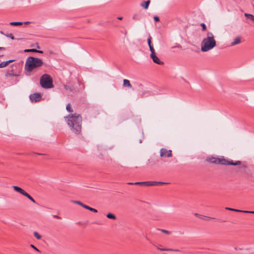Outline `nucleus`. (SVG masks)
Returning <instances> with one entry per match:
<instances>
[{
    "label": "nucleus",
    "instance_id": "f257e3e1",
    "mask_svg": "<svg viewBox=\"0 0 254 254\" xmlns=\"http://www.w3.org/2000/svg\"><path fill=\"white\" fill-rule=\"evenodd\" d=\"M66 122L71 131L75 134H79L82 129V117L80 114L74 113L65 118Z\"/></svg>",
    "mask_w": 254,
    "mask_h": 254
},
{
    "label": "nucleus",
    "instance_id": "f03ea898",
    "mask_svg": "<svg viewBox=\"0 0 254 254\" xmlns=\"http://www.w3.org/2000/svg\"><path fill=\"white\" fill-rule=\"evenodd\" d=\"M216 45V41L214 36L212 32H208L206 37L204 38L201 43V50L205 52L210 51Z\"/></svg>",
    "mask_w": 254,
    "mask_h": 254
},
{
    "label": "nucleus",
    "instance_id": "7ed1b4c3",
    "mask_svg": "<svg viewBox=\"0 0 254 254\" xmlns=\"http://www.w3.org/2000/svg\"><path fill=\"white\" fill-rule=\"evenodd\" d=\"M43 64V62L40 59L33 57H28L26 61L25 69L27 71H32L35 68L41 67Z\"/></svg>",
    "mask_w": 254,
    "mask_h": 254
},
{
    "label": "nucleus",
    "instance_id": "20e7f679",
    "mask_svg": "<svg viewBox=\"0 0 254 254\" xmlns=\"http://www.w3.org/2000/svg\"><path fill=\"white\" fill-rule=\"evenodd\" d=\"M208 160L212 163L225 165H231L237 166L241 164V162L240 161H237L234 162L233 160H228L224 158H219L216 157H211L209 158Z\"/></svg>",
    "mask_w": 254,
    "mask_h": 254
},
{
    "label": "nucleus",
    "instance_id": "39448f33",
    "mask_svg": "<svg viewBox=\"0 0 254 254\" xmlns=\"http://www.w3.org/2000/svg\"><path fill=\"white\" fill-rule=\"evenodd\" d=\"M53 82L52 78L48 74H43L40 79L41 86L46 89L53 88L54 87Z\"/></svg>",
    "mask_w": 254,
    "mask_h": 254
},
{
    "label": "nucleus",
    "instance_id": "423d86ee",
    "mask_svg": "<svg viewBox=\"0 0 254 254\" xmlns=\"http://www.w3.org/2000/svg\"><path fill=\"white\" fill-rule=\"evenodd\" d=\"M12 188L15 191L20 193V194H21L22 195H23L24 196L27 197L28 199H29L33 202H34V203L36 202L35 200L27 192H26L24 190H23L21 188L16 186H12Z\"/></svg>",
    "mask_w": 254,
    "mask_h": 254
},
{
    "label": "nucleus",
    "instance_id": "0eeeda50",
    "mask_svg": "<svg viewBox=\"0 0 254 254\" xmlns=\"http://www.w3.org/2000/svg\"><path fill=\"white\" fill-rule=\"evenodd\" d=\"M12 188L15 191L20 193V194H21L22 195H23L24 196L27 197L28 199H29L33 202H34V203L36 202L35 200L27 192H26L24 190H23L21 188L16 186H12Z\"/></svg>",
    "mask_w": 254,
    "mask_h": 254
},
{
    "label": "nucleus",
    "instance_id": "6e6552de",
    "mask_svg": "<svg viewBox=\"0 0 254 254\" xmlns=\"http://www.w3.org/2000/svg\"><path fill=\"white\" fill-rule=\"evenodd\" d=\"M160 153V156L162 157H171L172 156V151L165 148H161Z\"/></svg>",
    "mask_w": 254,
    "mask_h": 254
},
{
    "label": "nucleus",
    "instance_id": "1a4fd4ad",
    "mask_svg": "<svg viewBox=\"0 0 254 254\" xmlns=\"http://www.w3.org/2000/svg\"><path fill=\"white\" fill-rule=\"evenodd\" d=\"M42 99V95L40 93H35L30 95V99L32 102L40 101Z\"/></svg>",
    "mask_w": 254,
    "mask_h": 254
},
{
    "label": "nucleus",
    "instance_id": "9d476101",
    "mask_svg": "<svg viewBox=\"0 0 254 254\" xmlns=\"http://www.w3.org/2000/svg\"><path fill=\"white\" fill-rule=\"evenodd\" d=\"M150 57L152 58L154 63L160 65H162L164 64V63L163 62L160 61L159 59L155 55V54L150 55Z\"/></svg>",
    "mask_w": 254,
    "mask_h": 254
},
{
    "label": "nucleus",
    "instance_id": "9b49d317",
    "mask_svg": "<svg viewBox=\"0 0 254 254\" xmlns=\"http://www.w3.org/2000/svg\"><path fill=\"white\" fill-rule=\"evenodd\" d=\"M194 215L195 216H196L201 219L206 220V221H208V220L213 219V218L197 214V213H195Z\"/></svg>",
    "mask_w": 254,
    "mask_h": 254
},
{
    "label": "nucleus",
    "instance_id": "f8f14e48",
    "mask_svg": "<svg viewBox=\"0 0 254 254\" xmlns=\"http://www.w3.org/2000/svg\"><path fill=\"white\" fill-rule=\"evenodd\" d=\"M24 52H25V53L34 52V53H39L40 54L43 53V51L37 50L34 49H25L24 50Z\"/></svg>",
    "mask_w": 254,
    "mask_h": 254
},
{
    "label": "nucleus",
    "instance_id": "ddd939ff",
    "mask_svg": "<svg viewBox=\"0 0 254 254\" xmlns=\"http://www.w3.org/2000/svg\"><path fill=\"white\" fill-rule=\"evenodd\" d=\"M14 60H9L6 62H3L0 63V68H3L8 65L9 64L13 62Z\"/></svg>",
    "mask_w": 254,
    "mask_h": 254
},
{
    "label": "nucleus",
    "instance_id": "4468645a",
    "mask_svg": "<svg viewBox=\"0 0 254 254\" xmlns=\"http://www.w3.org/2000/svg\"><path fill=\"white\" fill-rule=\"evenodd\" d=\"M5 76L9 77V76H16V74H15L12 69L8 70L6 72L5 74Z\"/></svg>",
    "mask_w": 254,
    "mask_h": 254
},
{
    "label": "nucleus",
    "instance_id": "2eb2a0df",
    "mask_svg": "<svg viewBox=\"0 0 254 254\" xmlns=\"http://www.w3.org/2000/svg\"><path fill=\"white\" fill-rule=\"evenodd\" d=\"M150 3V0H148L147 1H144L141 4L142 7H143L145 9H147L148 8V6Z\"/></svg>",
    "mask_w": 254,
    "mask_h": 254
},
{
    "label": "nucleus",
    "instance_id": "dca6fc26",
    "mask_svg": "<svg viewBox=\"0 0 254 254\" xmlns=\"http://www.w3.org/2000/svg\"><path fill=\"white\" fill-rule=\"evenodd\" d=\"M123 85L125 87H127L129 88H131L132 87L130 81L127 79H124L123 80Z\"/></svg>",
    "mask_w": 254,
    "mask_h": 254
},
{
    "label": "nucleus",
    "instance_id": "f3484780",
    "mask_svg": "<svg viewBox=\"0 0 254 254\" xmlns=\"http://www.w3.org/2000/svg\"><path fill=\"white\" fill-rule=\"evenodd\" d=\"M241 43V38L238 37L236 38L234 41L231 43V46H234Z\"/></svg>",
    "mask_w": 254,
    "mask_h": 254
},
{
    "label": "nucleus",
    "instance_id": "a211bd4d",
    "mask_svg": "<svg viewBox=\"0 0 254 254\" xmlns=\"http://www.w3.org/2000/svg\"><path fill=\"white\" fill-rule=\"evenodd\" d=\"M83 208H85V209H87L91 211H92L93 212H97V210L95 209V208H92L89 206H87V205H84L83 206Z\"/></svg>",
    "mask_w": 254,
    "mask_h": 254
},
{
    "label": "nucleus",
    "instance_id": "6ab92c4d",
    "mask_svg": "<svg viewBox=\"0 0 254 254\" xmlns=\"http://www.w3.org/2000/svg\"><path fill=\"white\" fill-rule=\"evenodd\" d=\"M245 16L248 19H250L252 21H254V15L246 13H245Z\"/></svg>",
    "mask_w": 254,
    "mask_h": 254
},
{
    "label": "nucleus",
    "instance_id": "aec40b11",
    "mask_svg": "<svg viewBox=\"0 0 254 254\" xmlns=\"http://www.w3.org/2000/svg\"><path fill=\"white\" fill-rule=\"evenodd\" d=\"M107 217L109 219H116V216L114 214H112L111 213H109L108 214H107Z\"/></svg>",
    "mask_w": 254,
    "mask_h": 254
},
{
    "label": "nucleus",
    "instance_id": "412c9836",
    "mask_svg": "<svg viewBox=\"0 0 254 254\" xmlns=\"http://www.w3.org/2000/svg\"><path fill=\"white\" fill-rule=\"evenodd\" d=\"M23 23L21 22H11L10 23V25L19 26L22 25Z\"/></svg>",
    "mask_w": 254,
    "mask_h": 254
},
{
    "label": "nucleus",
    "instance_id": "4be33fe9",
    "mask_svg": "<svg viewBox=\"0 0 254 254\" xmlns=\"http://www.w3.org/2000/svg\"><path fill=\"white\" fill-rule=\"evenodd\" d=\"M66 110L68 112H73V110L72 109V108L71 107V105L69 103L67 105L66 107Z\"/></svg>",
    "mask_w": 254,
    "mask_h": 254
},
{
    "label": "nucleus",
    "instance_id": "5701e85b",
    "mask_svg": "<svg viewBox=\"0 0 254 254\" xmlns=\"http://www.w3.org/2000/svg\"><path fill=\"white\" fill-rule=\"evenodd\" d=\"M149 47V49H150V51L151 52L150 55H152V54L153 55V54H155V50H154L153 46L152 45H150Z\"/></svg>",
    "mask_w": 254,
    "mask_h": 254
},
{
    "label": "nucleus",
    "instance_id": "b1692460",
    "mask_svg": "<svg viewBox=\"0 0 254 254\" xmlns=\"http://www.w3.org/2000/svg\"><path fill=\"white\" fill-rule=\"evenodd\" d=\"M34 235L38 240H40L41 238V236L36 232L34 233Z\"/></svg>",
    "mask_w": 254,
    "mask_h": 254
},
{
    "label": "nucleus",
    "instance_id": "393cba45",
    "mask_svg": "<svg viewBox=\"0 0 254 254\" xmlns=\"http://www.w3.org/2000/svg\"><path fill=\"white\" fill-rule=\"evenodd\" d=\"M157 249L158 250H160V251H173L172 249H164V248H160L159 247H157Z\"/></svg>",
    "mask_w": 254,
    "mask_h": 254
},
{
    "label": "nucleus",
    "instance_id": "a878e982",
    "mask_svg": "<svg viewBox=\"0 0 254 254\" xmlns=\"http://www.w3.org/2000/svg\"><path fill=\"white\" fill-rule=\"evenodd\" d=\"M229 210L233 211H235V212H244V211H247L246 210H241L236 209H234V208L229 209Z\"/></svg>",
    "mask_w": 254,
    "mask_h": 254
},
{
    "label": "nucleus",
    "instance_id": "bb28decb",
    "mask_svg": "<svg viewBox=\"0 0 254 254\" xmlns=\"http://www.w3.org/2000/svg\"><path fill=\"white\" fill-rule=\"evenodd\" d=\"M151 37L150 36V35H149L148 37V39H147V43H148V46H149L150 45H152L151 44Z\"/></svg>",
    "mask_w": 254,
    "mask_h": 254
},
{
    "label": "nucleus",
    "instance_id": "cd10ccee",
    "mask_svg": "<svg viewBox=\"0 0 254 254\" xmlns=\"http://www.w3.org/2000/svg\"><path fill=\"white\" fill-rule=\"evenodd\" d=\"M143 185L145 186H151V181L143 182Z\"/></svg>",
    "mask_w": 254,
    "mask_h": 254
},
{
    "label": "nucleus",
    "instance_id": "c85d7f7f",
    "mask_svg": "<svg viewBox=\"0 0 254 254\" xmlns=\"http://www.w3.org/2000/svg\"><path fill=\"white\" fill-rule=\"evenodd\" d=\"M200 26L202 27V30L203 31H206V26L204 23H201Z\"/></svg>",
    "mask_w": 254,
    "mask_h": 254
},
{
    "label": "nucleus",
    "instance_id": "c756f323",
    "mask_svg": "<svg viewBox=\"0 0 254 254\" xmlns=\"http://www.w3.org/2000/svg\"><path fill=\"white\" fill-rule=\"evenodd\" d=\"M74 202L76 204H78L83 207V206L86 205L79 201H74Z\"/></svg>",
    "mask_w": 254,
    "mask_h": 254
},
{
    "label": "nucleus",
    "instance_id": "7c9ffc66",
    "mask_svg": "<svg viewBox=\"0 0 254 254\" xmlns=\"http://www.w3.org/2000/svg\"><path fill=\"white\" fill-rule=\"evenodd\" d=\"M157 186H161V185H166V184H168V183L162 182H157Z\"/></svg>",
    "mask_w": 254,
    "mask_h": 254
},
{
    "label": "nucleus",
    "instance_id": "2f4dec72",
    "mask_svg": "<svg viewBox=\"0 0 254 254\" xmlns=\"http://www.w3.org/2000/svg\"><path fill=\"white\" fill-rule=\"evenodd\" d=\"M7 37L10 38L11 39L14 40V37L12 34H9L7 35H5Z\"/></svg>",
    "mask_w": 254,
    "mask_h": 254
},
{
    "label": "nucleus",
    "instance_id": "473e14b6",
    "mask_svg": "<svg viewBox=\"0 0 254 254\" xmlns=\"http://www.w3.org/2000/svg\"><path fill=\"white\" fill-rule=\"evenodd\" d=\"M151 186H156L157 183L156 181H151Z\"/></svg>",
    "mask_w": 254,
    "mask_h": 254
},
{
    "label": "nucleus",
    "instance_id": "72a5a7b5",
    "mask_svg": "<svg viewBox=\"0 0 254 254\" xmlns=\"http://www.w3.org/2000/svg\"><path fill=\"white\" fill-rule=\"evenodd\" d=\"M31 247L34 250L37 252H40L39 250L35 246H34L33 245L31 244L30 245Z\"/></svg>",
    "mask_w": 254,
    "mask_h": 254
},
{
    "label": "nucleus",
    "instance_id": "f704fd0d",
    "mask_svg": "<svg viewBox=\"0 0 254 254\" xmlns=\"http://www.w3.org/2000/svg\"><path fill=\"white\" fill-rule=\"evenodd\" d=\"M135 185H143V182L134 183Z\"/></svg>",
    "mask_w": 254,
    "mask_h": 254
},
{
    "label": "nucleus",
    "instance_id": "c9c22d12",
    "mask_svg": "<svg viewBox=\"0 0 254 254\" xmlns=\"http://www.w3.org/2000/svg\"><path fill=\"white\" fill-rule=\"evenodd\" d=\"M154 20H155V21H156V22H158V21H159V17H158V16H155L154 17Z\"/></svg>",
    "mask_w": 254,
    "mask_h": 254
},
{
    "label": "nucleus",
    "instance_id": "e433bc0d",
    "mask_svg": "<svg viewBox=\"0 0 254 254\" xmlns=\"http://www.w3.org/2000/svg\"><path fill=\"white\" fill-rule=\"evenodd\" d=\"M162 232H163L164 233H166L167 234H169L170 232L168 231L165 230H162Z\"/></svg>",
    "mask_w": 254,
    "mask_h": 254
},
{
    "label": "nucleus",
    "instance_id": "4c0bfd02",
    "mask_svg": "<svg viewBox=\"0 0 254 254\" xmlns=\"http://www.w3.org/2000/svg\"><path fill=\"white\" fill-rule=\"evenodd\" d=\"M244 213L254 214V211H244Z\"/></svg>",
    "mask_w": 254,
    "mask_h": 254
},
{
    "label": "nucleus",
    "instance_id": "58836bf2",
    "mask_svg": "<svg viewBox=\"0 0 254 254\" xmlns=\"http://www.w3.org/2000/svg\"><path fill=\"white\" fill-rule=\"evenodd\" d=\"M54 217L55 218H58V219H61V217H59V216H58V215H54Z\"/></svg>",
    "mask_w": 254,
    "mask_h": 254
},
{
    "label": "nucleus",
    "instance_id": "ea45409f",
    "mask_svg": "<svg viewBox=\"0 0 254 254\" xmlns=\"http://www.w3.org/2000/svg\"><path fill=\"white\" fill-rule=\"evenodd\" d=\"M36 47H37V48H38V49H39V48H40V46H39L38 43H36Z\"/></svg>",
    "mask_w": 254,
    "mask_h": 254
},
{
    "label": "nucleus",
    "instance_id": "a19ab883",
    "mask_svg": "<svg viewBox=\"0 0 254 254\" xmlns=\"http://www.w3.org/2000/svg\"><path fill=\"white\" fill-rule=\"evenodd\" d=\"M127 184L130 185H134V183H127Z\"/></svg>",
    "mask_w": 254,
    "mask_h": 254
},
{
    "label": "nucleus",
    "instance_id": "79ce46f5",
    "mask_svg": "<svg viewBox=\"0 0 254 254\" xmlns=\"http://www.w3.org/2000/svg\"><path fill=\"white\" fill-rule=\"evenodd\" d=\"M176 47H178V48H181V46H180V45H178L176 46Z\"/></svg>",
    "mask_w": 254,
    "mask_h": 254
},
{
    "label": "nucleus",
    "instance_id": "37998d69",
    "mask_svg": "<svg viewBox=\"0 0 254 254\" xmlns=\"http://www.w3.org/2000/svg\"><path fill=\"white\" fill-rule=\"evenodd\" d=\"M118 18L119 19H120V20H122L123 19V17H119Z\"/></svg>",
    "mask_w": 254,
    "mask_h": 254
},
{
    "label": "nucleus",
    "instance_id": "c03bdc74",
    "mask_svg": "<svg viewBox=\"0 0 254 254\" xmlns=\"http://www.w3.org/2000/svg\"><path fill=\"white\" fill-rule=\"evenodd\" d=\"M29 23H30V22H29V21H27V22H25V24H29Z\"/></svg>",
    "mask_w": 254,
    "mask_h": 254
},
{
    "label": "nucleus",
    "instance_id": "a18cd8bd",
    "mask_svg": "<svg viewBox=\"0 0 254 254\" xmlns=\"http://www.w3.org/2000/svg\"><path fill=\"white\" fill-rule=\"evenodd\" d=\"M4 48L3 47H0V50H4Z\"/></svg>",
    "mask_w": 254,
    "mask_h": 254
},
{
    "label": "nucleus",
    "instance_id": "49530a36",
    "mask_svg": "<svg viewBox=\"0 0 254 254\" xmlns=\"http://www.w3.org/2000/svg\"><path fill=\"white\" fill-rule=\"evenodd\" d=\"M225 209L227 210H229V209H231V208L226 207Z\"/></svg>",
    "mask_w": 254,
    "mask_h": 254
},
{
    "label": "nucleus",
    "instance_id": "de8ad7c7",
    "mask_svg": "<svg viewBox=\"0 0 254 254\" xmlns=\"http://www.w3.org/2000/svg\"><path fill=\"white\" fill-rule=\"evenodd\" d=\"M0 33L2 34H3L2 31H0Z\"/></svg>",
    "mask_w": 254,
    "mask_h": 254
}]
</instances>
